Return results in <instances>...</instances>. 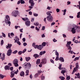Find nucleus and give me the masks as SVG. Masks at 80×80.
<instances>
[{
	"instance_id": "f257e3e1",
	"label": "nucleus",
	"mask_w": 80,
	"mask_h": 80,
	"mask_svg": "<svg viewBox=\"0 0 80 80\" xmlns=\"http://www.w3.org/2000/svg\"><path fill=\"white\" fill-rule=\"evenodd\" d=\"M73 28H72L71 29V32L72 33L74 34L76 32V30H77V29H78V28H79L80 27L79 26H78L77 25L75 24H73Z\"/></svg>"
},
{
	"instance_id": "f03ea898",
	"label": "nucleus",
	"mask_w": 80,
	"mask_h": 80,
	"mask_svg": "<svg viewBox=\"0 0 80 80\" xmlns=\"http://www.w3.org/2000/svg\"><path fill=\"white\" fill-rule=\"evenodd\" d=\"M5 21L7 25H9V26H10L11 22L10 21V17L8 16H6Z\"/></svg>"
},
{
	"instance_id": "7ed1b4c3",
	"label": "nucleus",
	"mask_w": 80,
	"mask_h": 80,
	"mask_svg": "<svg viewBox=\"0 0 80 80\" xmlns=\"http://www.w3.org/2000/svg\"><path fill=\"white\" fill-rule=\"evenodd\" d=\"M12 16H13V17H16L18 14H20V12L18 11H14L12 12Z\"/></svg>"
},
{
	"instance_id": "20e7f679",
	"label": "nucleus",
	"mask_w": 80,
	"mask_h": 80,
	"mask_svg": "<svg viewBox=\"0 0 80 80\" xmlns=\"http://www.w3.org/2000/svg\"><path fill=\"white\" fill-rule=\"evenodd\" d=\"M12 62L13 64L14 65V66H15V67H18V59H14Z\"/></svg>"
},
{
	"instance_id": "39448f33",
	"label": "nucleus",
	"mask_w": 80,
	"mask_h": 80,
	"mask_svg": "<svg viewBox=\"0 0 80 80\" xmlns=\"http://www.w3.org/2000/svg\"><path fill=\"white\" fill-rule=\"evenodd\" d=\"M76 67L74 69V70L72 72V74H73L75 72L77 71V69L79 68V66H78V63L77 62L76 63Z\"/></svg>"
},
{
	"instance_id": "423d86ee",
	"label": "nucleus",
	"mask_w": 80,
	"mask_h": 80,
	"mask_svg": "<svg viewBox=\"0 0 80 80\" xmlns=\"http://www.w3.org/2000/svg\"><path fill=\"white\" fill-rule=\"evenodd\" d=\"M47 20L48 21V22H52L53 21V17L52 16H48L47 17Z\"/></svg>"
},
{
	"instance_id": "0eeeda50",
	"label": "nucleus",
	"mask_w": 80,
	"mask_h": 80,
	"mask_svg": "<svg viewBox=\"0 0 80 80\" xmlns=\"http://www.w3.org/2000/svg\"><path fill=\"white\" fill-rule=\"evenodd\" d=\"M47 60L46 58H43L42 60L41 63L43 65H44V64H46L47 63Z\"/></svg>"
},
{
	"instance_id": "6e6552de",
	"label": "nucleus",
	"mask_w": 80,
	"mask_h": 80,
	"mask_svg": "<svg viewBox=\"0 0 80 80\" xmlns=\"http://www.w3.org/2000/svg\"><path fill=\"white\" fill-rule=\"evenodd\" d=\"M12 49H10L8 50L7 53V55L8 56H10V55H11V54H12Z\"/></svg>"
},
{
	"instance_id": "1a4fd4ad",
	"label": "nucleus",
	"mask_w": 80,
	"mask_h": 80,
	"mask_svg": "<svg viewBox=\"0 0 80 80\" xmlns=\"http://www.w3.org/2000/svg\"><path fill=\"white\" fill-rule=\"evenodd\" d=\"M1 55V53H0V58L2 60V61H3L5 60V54H3L2 56Z\"/></svg>"
},
{
	"instance_id": "9d476101",
	"label": "nucleus",
	"mask_w": 80,
	"mask_h": 80,
	"mask_svg": "<svg viewBox=\"0 0 80 80\" xmlns=\"http://www.w3.org/2000/svg\"><path fill=\"white\" fill-rule=\"evenodd\" d=\"M29 2L31 4V5L32 7H33L34 6L35 3L33 2V0H30Z\"/></svg>"
},
{
	"instance_id": "9b49d317",
	"label": "nucleus",
	"mask_w": 80,
	"mask_h": 80,
	"mask_svg": "<svg viewBox=\"0 0 80 80\" xmlns=\"http://www.w3.org/2000/svg\"><path fill=\"white\" fill-rule=\"evenodd\" d=\"M25 23L27 27H28L30 25V21L29 20L25 22Z\"/></svg>"
},
{
	"instance_id": "f8f14e48",
	"label": "nucleus",
	"mask_w": 80,
	"mask_h": 80,
	"mask_svg": "<svg viewBox=\"0 0 80 80\" xmlns=\"http://www.w3.org/2000/svg\"><path fill=\"white\" fill-rule=\"evenodd\" d=\"M12 46V44L10 43H8V46H6V48L8 49H11Z\"/></svg>"
},
{
	"instance_id": "ddd939ff",
	"label": "nucleus",
	"mask_w": 80,
	"mask_h": 80,
	"mask_svg": "<svg viewBox=\"0 0 80 80\" xmlns=\"http://www.w3.org/2000/svg\"><path fill=\"white\" fill-rule=\"evenodd\" d=\"M15 75V73L14 72V71H12L11 72V75L10 77L11 78H13L14 77V76Z\"/></svg>"
},
{
	"instance_id": "4468645a",
	"label": "nucleus",
	"mask_w": 80,
	"mask_h": 80,
	"mask_svg": "<svg viewBox=\"0 0 80 80\" xmlns=\"http://www.w3.org/2000/svg\"><path fill=\"white\" fill-rule=\"evenodd\" d=\"M14 40H15L14 43H16V42H17L18 41H19V39L17 37V36H16L15 39H14Z\"/></svg>"
},
{
	"instance_id": "2eb2a0df",
	"label": "nucleus",
	"mask_w": 80,
	"mask_h": 80,
	"mask_svg": "<svg viewBox=\"0 0 80 80\" xmlns=\"http://www.w3.org/2000/svg\"><path fill=\"white\" fill-rule=\"evenodd\" d=\"M10 66H6L4 67L5 70H9L10 69Z\"/></svg>"
},
{
	"instance_id": "dca6fc26",
	"label": "nucleus",
	"mask_w": 80,
	"mask_h": 80,
	"mask_svg": "<svg viewBox=\"0 0 80 80\" xmlns=\"http://www.w3.org/2000/svg\"><path fill=\"white\" fill-rule=\"evenodd\" d=\"M46 53V51H41L39 53L40 55H43V54H45Z\"/></svg>"
},
{
	"instance_id": "f3484780",
	"label": "nucleus",
	"mask_w": 80,
	"mask_h": 80,
	"mask_svg": "<svg viewBox=\"0 0 80 80\" xmlns=\"http://www.w3.org/2000/svg\"><path fill=\"white\" fill-rule=\"evenodd\" d=\"M22 19L25 22H26L27 21H28V20H29L28 18H22Z\"/></svg>"
},
{
	"instance_id": "a211bd4d",
	"label": "nucleus",
	"mask_w": 80,
	"mask_h": 80,
	"mask_svg": "<svg viewBox=\"0 0 80 80\" xmlns=\"http://www.w3.org/2000/svg\"><path fill=\"white\" fill-rule=\"evenodd\" d=\"M28 65V62H25L24 64V66L25 68H27Z\"/></svg>"
},
{
	"instance_id": "6ab92c4d",
	"label": "nucleus",
	"mask_w": 80,
	"mask_h": 80,
	"mask_svg": "<svg viewBox=\"0 0 80 80\" xmlns=\"http://www.w3.org/2000/svg\"><path fill=\"white\" fill-rule=\"evenodd\" d=\"M59 60L62 62H64V59H63V57H60L59 58Z\"/></svg>"
},
{
	"instance_id": "aec40b11",
	"label": "nucleus",
	"mask_w": 80,
	"mask_h": 80,
	"mask_svg": "<svg viewBox=\"0 0 80 80\" xmlns=\"http://www.w3.org/2000/svg\"><path fill=\"white\" fill-rule=\"evenodd\" d=\"M26 58V60L27 61V62H28L31 58H30V57H26L25 58Z\"/></svg>"
},
{
	"instance_id": "412c9836",
	"label": "nucleus",
	"mask_w": 80,
	"mask_h": 80,
	"mask_svg": "<svg viewBox=\"0 0 80 80\" xmlns=\"http://www.w3.org/2000/svg\"><path fill=\"white\" fill-rule=\"evenodd\" d=\"M39 55H38V54H34L33 57H35V58H38V57H39Z\"/></svg>"
},
{
	"instance_id": "4be33fe9",
	"label": "nucleus",
	"mask_w": 80,
	"mask_h": 80,
	"mask_svg": "<svg viewBox=\"0 0 80 80\" xmlns=\"http://www.w3.org/2000/svg\"><path fill=\"white\" fill-rule=\"evenodd\" d=\"M24 75H25V74L24 73V72H23L22 71L20 73V75L21 77H23Z\"/></svg>"
},
{
	"instance_id": "5701e85b",
	"label": "nucleus",
	"mask_w": 80,
	"mask_h": 80,
	"mask_svg": "<svg viewBox=\"0 0 80 80\" xmlns=\"http://www.w3.org/2000/svg\"><path fill=\"white\" fill-rule=\"evenodd\" d=\"M34 25L35 26H39V23L38 22H35L34 23Z\"/></svg>"
},
{
	"instance_id": "b1692460",
	"label": "nucleus",
	"mask_w": 80,
	"mask_h": 80,
	"mask_svg": "<svg viewBox=\"0 0 80 80\" xmlns=\"http://www.w3.org/2000/svg\"><path fill=\"white\" fill-rule=\"evenodd\" d=\"M40 63V59H38L36 62V64H37V65H38V64H39Z\"/></svg>"
},
{
	"instance_id": "393cba45",
	"label": "nucleus",
	"mask_w": 80,
	"mask_h": 80,
	"mask_svg": "<svg viewBox=\"0 0 80 80\" xmlns=\"http://www.w3.org/2000/svg\"><path fill=\"white\" fill-rule=\"evenodd\" d=\"M4 77H6L5 76H3V75L0 74V78L3 79L4 78Z\"/></svg>"
},
{
	"instance_id": "a878e982",
	"label": "nucleus",
	"mask_w": 80,
	"mask_h": 80,
	"mask_svg": "<svg viewBox=\"0 0 80 80\" xmlns=\"http://www.w3.org/2000/svg\"><path fill=\"white\" fill-rule=\"evenodd\" d=\"M72 43V42L71 41H69L67 42V44L66 45V46H70V45H71Z\"/></svg>"
},
{
	"instance_id": "bb28decb",
	"label": "nucleus",
	"mask_w": 80,
	"mask_h": 80,
	"mask_svg": "<svg viewBox=\"0 0 80 80\" xmlns=\"http://www.w3.org/2000/svg\"><path fill=\"white\" fill-rule=\"evenodd\" d=\"M66 72V70H62L61 71V73H62L63 75H65V73Z\"/></svg>"
},
{
	"instance_id": "cd10ccee",
	"label": "nucleus",
	"mask_w": 80,
	"mask_h": 80,
	"mask_svg": "<svg viewBox=\"0 0 80 80\" xmlns=\"http://www.w3.org/2000/svg\"><path fill=\"white\" fill-rule=\"evenodd\" d=\"M59 70H63V68H62V64H59Z\"/></svg>"
},
{
	"instance_id": "c85d7f7f",
	"label": "nucleus",
	"mask_w": 80,
	"mask_h": 80,
	"mask_svg": "<svg viewBox=\"0 0 80 80\" xmlns=\"http://www.w3.org/2000/svg\"><path fill=\"white\" fill-rule=\"evenodd\" d=\"M68 48V50H72V48L70 46H66Z\"/></svg>"
},
{
	"instance_id": "c756f323",
	"label": "nucleus",
	"mask_w": 80,
	"mask_h": 80,
	"mask_svg": "<svg viewBox=\"0 0 80 80\" xmlns=\"http://www.w3.org/2000/svg\"><path fill=\"white\" fill-rule=\"evenodd\" d=\"M68 48V50H72V48L70 46H66Z\"/></svg>"
},
{
	"instance_id": "7c9ffc66",
	"label": "nucleus",
	"mask_w": 80,
	"mask_h": 80,
	"mask_svg": "<svg viewBox=\"0 0 80 80\" xmlns=\"http://www.w3.org/2000/svg\"><path fill=\"white\" fill-rule=\"evenodd\" d=\"M62 12H63V15H65L66 13V12H67V9H65L64 11L62 10Z\"/></svg>"
},
{
	"instance_id": "2f4dec72",
	"label": "nucleus",
	"mask_w": 80,
	"mask_h": 80,
	"mask_svg": "<svg viewBox=\"0 0 80 80\" xmlns=\"http://www.w3.org/2000/svg\"><path fill=\"white\" fill-rule=\"evenodd\" d=\"M75 75L78 76V78L80 79V75L79 74V73H78L77 74H75Z\"/></svg>"
},
{
	"instance_id": "473e14b6",
	"label": "nucleus",
	"mask_w": 80,
	"mask_h": 80,
	"mask_svg": "<svg viewBox=\"0 0 80 80\" xmlns=\"http://www.w3.org/2000/svg\"><path fill=\"white\" fill-rule=\"evenodd\" d=\"M80 12H79L78 13V15H77V18H80Z\"/></svg>"
},
{
	"instance_id": "72a5a7b5",
	"label": "nucleus",
	"mask_w": 80,
	"mask_h": 80,
	"mask_svg": "<svg viewBox=\"0 0 80 80\" xmlns=\"http://www.w3.org/2000/svg\"><path fill=\"white\" fill-rule=\"evenodd\" d=\"M26 76H27V75H28V73H29V70H27L26 71Z\"/></svg>"
},
{
	"instance_id": "f704fd0d",
	"label": "nucleus",
	"mask_w": 80,
	"mask_h": 80,
	"mask_svg": "<svg viewBox=\"0 0 80 80\" xmlns=\"http://www.w3.org/2000/svg\"><path fill=\"white\" fill-rule=\"evenodd\" d=\"M21 4H24V3H25V1L23 0H21Z\"/></svg>"
},
{
	"instance_id": "c9c22d12",
	"label": "nucleus",
	"mask_w": 80,
	"mask_h": 80,
	"mask_svg": "<svg viewBox=\"0 0 80 80\" xmlns=\"http://www.w3.org/2000/svg\"><path fill=\"white\" fill-rule=\"evenodd\" d=\"M40 27H39L38 28V27H35V29L36 30H37V31H38V30H40Z\"/></svg>"
},
{
	"instance_id": "e433bc0d",
	"label": "nucleus",
	"mask_w": 80,
	"mask_h": 80,
	"mask_svg": "<svg viewBox=\"0 0 80 80\" xmlns=\"http://www.w3.org/2000/svg\"><path fill=\"white\" fill-rule=\"evenodd\" d=\"M55 53L56 55H57V56H59V54H58V52H57V50L55 52Z\"/></svg>"
},
{
	"instance_id": "4c0bfd02",
	"label": "nucleus",
	"mask_w": 80,
	"mask_h": 80,
	"mask_svg": "<svg viewBox=\"0 0 80 80\" xmlns=\"http://www.w3.org/2000/svg\"><path fill=\"white\" fill-rule=\"evenodd\" d=\"M42 45L43 47H45V46L46 45V43L45 42H43L42 44Z\"/></svg>"
},
{
	"instance_id": "58836bf2",
	"label": "nucleus",
	"mask_w": 80,
	"mask_h": 80,
	"mask_svg": "<svg viewBox=\"0 0 80 80\" xmlns=\"http://www.w3.org/2000/svg\"><path fill=\"white\" fill-rule=\"evenodd\" d=\"M79 60V57H76L74 59V61H76V60Z\"/></svg>"
},
{
	"instance_id": "ea45409f",
	"label": "nucleus",
	"mask_w": 80,
	"mask_h": 80,
	"mask_svg": "<svg viewBox=\"0 0 80 80\" xmlns=\"http://www.w3.org/2000/svg\"><path fill=\"white\" fill-rule=\"evenodd\" d=\"M59 56H57L56 57V58L55 59V61H57L58 60H59V58H58V57Z\"/></svg>"
},
{
	"instance_id": "a19ab883",
	"label": "nucleus",
	"mask_w": 80,
	"mask_h": 80,
	"mask_svg": "<svg viewBox=\"0 0 80 80\" xmlns=\"http://www.w3.org/2000/svg\"><path fill=\"white\" fill-rule=\"evenodd\" d=\"M39 47H40V49H41V50L43 48V46H42V45H39Z\"/></svg>"
},
{
	"instance_id": "79ce46f5",
	"label": "nucleus",
	"mask_w": 80,
	"mask_h": 80,
	"mask_svg": "<svg viewBox=\"0 0 80 80\" xmlns=\"http://www.w3.org/2000/svg\"><path fill=\"white\" fill-rule=\"evenodd\" d=\"M3 43H4L3 40H2L1 41V45H3Z\"/></svg>"
},
{
	"instance_id": "37998d69",
	"label": "nucleus",
	"mask_w": 80,
	"mask_h": 80,
	"mask_svg": "<svg viewBox=\"0 0 80 80\" xmlns=\"http://www.w3.org/2000/svg\"><path fill=\"white\" fill-rule=\"evenodd\" d=\"M17 52H18V51L17 50H15L12 52V53H13V54H15L17 53Z\"/></svg>"
},
{
	"instance_id": "c03bdc74",
	"label": "nucleus",
	"mask_w": 80,
	"mask_h": 80,
	"mask_svg": "<svg viewBox=\"0 0 80 80\" xmlns=\"http://www.w3.org/2000/svg\"><path fill=\"white\" fill-rule=\"evenodd\" d=\"M27 51V49H24L23 50L22 52V53H24Z\"/></svg>"
},
{
	"instance_id": "a18cd8bd",
	"label": "nucleus",
	"mask_w": 80,
	"mask_h": 80,
	"mask_svg": "<svg viewBox=\"0 0 80 80\" xmlns=\"http://www.w3.org/2000/svg\"><path fill=\"white\" fill-rule=\"evenodd\" d=\"M33 15L34 17H38V14L36 13H34Z\"/></svg>"
},
{
	"instance_id": "49530a36",
	"label": "nucleus",
	"mask_w": 80,
	"mask_h": 80,
	"mask_svg": "<svg viewBox=\"0 0 80 80\" xmlns=\"http://www.w3.org/2000/svg\"><path fill=\"white\" fill-rule=\"evenodd\" d=\"M2 34L3 37H6V35H5V33H4L3 32H2Z\"/></svg>"
},
{
	"instance_id": "de8ad7c7",
	"label": "nucleus",
	"mask_w": 80,
	"mask_h": 80,
	"mask_svg": "<svg viewBox=\"0 0 80 80\" xmlns=\"http://www.w3.org/2000/svg\"><path fill=\"white\" fill-rule=\"evenodd\" d=\"M16 42L18 43V45H21V43H20V42L18 41Z\"/></svg>"
},
{
	"instance_id": "09e8293b",
	"label": "nucleus",
	"mask_w": 80,
	"mask_h": 80,
	"mask_svg": "<svg viewBox=\"0 0 80 80\" xmlns=\"http://www.w3.org/2000/svg\"><path fill=\"white\" fill-rule=\"evenodd\" d=\"M67 80H70V76H68L67 77V78H66Z\"/></svg>"
},
{
	"instance_id": "8fccbe9b",
	"label": "nucleus",
	"mask_w": 80,
	"mask_h": 80,
	"mask_svg": "<svg viewBox=\"0 0 80 80\" xmlns=\"http://www.w3.org/2000/svg\"><path fill=\"white\" fill-rule=\"evenodd\" d=\"M38 74H36L34 75V77L35 78H37V77H38Z\"/></svg>"
},
{
	"instance_id": "3c124183",
	"label": "nucleus",
	"mask_w": 80,
	"mask_h": 80,
	"mask_svg": "<svg viewBox=\"0 0 80 80\" xmlns=\"http://www.w3.org/2000/svg\"><path fill=\"white\" fill-rule=\"evenodd\" d=\"M56 11L57 13H58V12H60V9L58 8L56 9Z\"/></svg>"
},
{
	"instance_id": "603ef678",
	"label": "nucleus",
	"mask_w": 80,
	"mask_h": 80,
	"mask_svg": "<svg viewBox=\"0 0 80 80\" xmlns=\"http://www.w3.org/2000/svg\"><path fill=\"white\" fill-rule=\"evenodd\" d=\"M47 14L48 15H49V16H51V14H50L49 12H47Z\"/></svg>"
},
{
	"instance_id": "864d4df0",
	"label": "nucleus",
	"mask_w": 80,
	"mask_h": 80,
	"mask_svg": "<svg viewBox=\"0 0 80 80\" xmlns=\"http://www.w3.org/2000/svg\"><path fill=\"white\" fill-rule=\"evenodd\" d=\"M23 45L24 47H25V46L27 45V44L26 42H24L23 43Z\"/></svg>"
},
{
	"instance_id": "5fc2aeb1",
	"label": "nucleus",
	"mask_w": 80,
	"mask_h": 80,
	"mask_svg": "<svg viewBox=\"0 0 80 80\" xmlns=\"http://www.w3.org/2000/svg\"><path fill=\"white\" fill-rule=\"evenodd\" d=\"M46 18H44V21L45 22V23H47V21L46 20Z\"/></svg>"
},
{
	"instance_id": "6e6d98bb",
	"label": "nucleus",
	"mask_w": 80,
	"mask_h": 80,
	"mask_svg": "<svg viewBox=\"0 0 80 80\" xmlns=\"http://www.w3.org/2000/svg\"><path fill=\"white\" fill-rule=\"evenodd\" d=\"M38 47V45H35V46H34V47L35 48H37Z\"/></svg>"
},
{
	"instance_id": "4d7b16f0",
	"label": "nucleus",
	"mask_w": 80,
	"mask_h": 80,
	"mask_svg": "<svg viewBox=\"0 0 80 80\" xmlns=\"http://www.w3.org/2000/svg\"><path fill=\"white\" fill-rule=\"evenodd\" d=\"M50 61L51 63H54V61H53V60L52 59H50Z\"/></svg>"
},
{
	"instance_id": "13d9d810",
	"label": "nucleus",
	"mask_w": 80,
	"mask_h": 80,
	"mask_svg": "<svg viewBox=\"0 0 80 80\" xmlns=\"http://www.w3.org/2000/svg\"><path fill=\"white\" fill-rule=\"evenodd\" d=\"M18 70L17 69V71L15 72L14 73L15 74H17V73H18Z\"/></svg>"
},
{
	"instance_id": "bf43d9fd",
	"label": "nucleus",
	"mask_w": 80,
	"mask_h": 80,
	"mask_svg": "<svg viewBox=\"0 0 80 80\" xmlns=\"http://www.w3.org/2000/svg\"><path fill=\"white\" fill-rule=\"evenodd\" d=\"M10 35L12 37H13V36H14V34L13 32H11Z\"/></svg>"
},
{
	"instance_id": "052dcab7",
	"label": "nucleus",
	"mask_w": 80,
	"mask_h": 80,
	"mask_svg": "<svg viewBox=\"0 0 80 80\" xmlns=\"http://www.w3.org/2000/svg\"><path fill=\"white\" fill-rule=\"evenodd\" d=\"M22 52L19 51L18 52V54H19V55H22Z\"/></svg>"
},
{
	"instance_id": "680f3d73",
	"label": "nucleus",
	"mask_w": 80,
	"mask_h": 80,
	"mask_svg": "<svg viewBox=\"0 0 80 80\" xmlns=\"http://www.w3.org/2000/svg\"><path fill=\"white\" fill-rule=\"evenodd\" d=\"M45 28V27L44 26H42V30H44Z\"/></svg>"
},
{
	"instance_id": "e2e57ef3",
	"label": "nucleus",
	"mask_w": 80,
	"mask_h": 80,
	"mask_svg": "<svg viewBox=\"0 0 80 80\" xmlns=\"http://www.w3.org/2000/svg\"><path fill=\"white\" fill-rule=\"evenodd\" d=\"M29 14L30 15H32V12L31 11L29 12Z\"/></svg>"
},
{
	"instance_id": "0e129e2a",
	"label": "nucleus",
	"mask_w": 80,
	"mask_h": 80,
	"mask_svg": "<svg viewBox=\"0 0 80 80\" xmlns=\"http://www.w3.org/2000/svg\"><path fill=\"white\" fill-rule=\"evenodd\" d=\"M71 2L70 1H68L67 2V5H70Z\"/></svg>"
},
{
	"instance_id": "69168bd1",
	"label": "nucleus",
	"mask_w": 80,
	"mask_h": 80,
	"mask_svg": "<svg viewBox=\"0 0 80 80\" xmlns=\"http://www.w3.org/2000/svg\"><path fill=\"white\" fill-rule=\"evenodd\" d=\"M53 42H57V40L56 39H55V38H54L53 40Z\"/></svg>"
},
{
	"instance_id": "338daca9",
	"label": "nucleus",
	"mask_w": 80,
	"mask_h": 80,
	"mask_svg": "<svg viewBox=\"0 0 80 80\" xmlns=\"http://www.w3.org/2000/svg\"><path fill=\"white\" fill-rule=\"evenodd\" d=\"M45 79V77L44 76H42L41 77V80H44Z\"/></svg>"
},
{
	"instance_id": "774afa93",
	"label": "nucleus",
	"mask_w": 80,
	"mask_h": 80,
	"mask_svg": "<svg viewBox=\"0 0 80 80\" xmlns=\"http://www.w3.org/2000/svg\"><path fill=\"white\" fill-rule=\"evenodd\" d=\"M18 27H20V26H16L15 27V29H17V28H18Z\"/></svg>"
}]
</instances>
